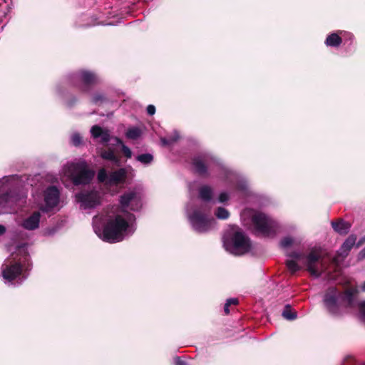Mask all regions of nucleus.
I'll return each mask as SVG.
<instances>
[{"label":"nucleus","mask_w":365,"mask_h":365,"mask_svg":"<svg viewBox=\"0 0 365 365\" xmlns=\"http://www.w3.org/2000/svg\"><path fill=\"white\" fill-rule=\"evenodd\" d=\"M106 100V96L101 93H96L93 94L92 97V103L94 104H98L99 103H103Z\"/></svg>","instance_id":"7c9ffc66"},{"label":"nucleus","mask_w":365,"mask_h":365,"mask_svg":"<svg viewBox=\"0 0 365 365\" xmlns=\"http://www.w3.org/2000/svg\"><path fill=\"white\" fill-rule=\"evenodd\" d=\"M227 303V305H237L239 303V301L237 298H230L228 299L226 302Z\"/></svg>","instance_id":"58836bf2"},{"label":"nucleus","mask_w":365,"mask_h":365,"mask_svg":"<svg viewBox=\"0 0 365 365\" xmlns=\"http://www.w3.org/2000/svg\"><path fill=\"white\" fill-rule=\"evenodd\" d=\"M147 113L150 115H153L155 113V107L153 105H149L147 107Z\"/></svg>","instance_id":"c9c22d12"},{"label":"nucleus","mask_w":365,"mask_h":365,"mask_svg":"<svg viewBox=\"0 0 365 365\" xmlns=\"http://www.w3.org/2000/svg\"><path fill=\"white\" fill-rule=\"evenodd\" d=\"M136 160L143 164H150L153 160V156L150 153H144L138 155Z\"/></svg>","instance_id":"a878e982"},{"label":"nucleus","mask_w":365,"mask_h":365,"mask_svg":"<svg viewBox=\"0 0 365 365\" xmlns=\"http://www.w3.org/2000/svg\"><path fill=\"white\" fill-rule=\"evenodd\" d=\"M59 190L56 186H49L44 192L46 206L48 209H52L57 206L59 202Z\"/></svg>","instance_id":"4468645a"},{"label":"nucleus","mask_w":365,"mask_h":365,"mask_svg":"<svg viewBox=\"0 0 365 365\" xmlns=\"http://www.w3.org/2000/svg\"><path fill=\"white\" fill-rule=\"evenodd\" d=\"M365 242V237L361 239L356 245L357 247H359Z\"/></svg>","instance_id":"a18cd8bd"},{"label":"nucleus","mask_w":365,"mask_h":365,"mask_svg":"<svg viewBox=\"0 0 365 365\" xmlns=\"http://www.w3.org/2000/svg\"><path fill=\"white\" fill-rule=\"evenodd\" d=\"M293 244V239L290 237H284L280 241V246L283 248L290 247Z\"/></svg>","instance_id":"2f4dec72"},{"label":"nucleus","mask_w":365,"mask_h":365,"mask_svg":"<svg viewBox=\"0 0 365 365\" xmlns=\"http://www.w3.org/2000/svg\"><path fill=\"white\" fill-rule=\"evenodd\" d=\"M71 82L81 91L88 92L92 87L98 84L99 78L93 71L80 70L71 76Z\"/></svg>","instance_id":"7ed1b4c3"},{"label":"nucleus","mask_w":365,"mask_h":365,"mask_svg":"<svg viewBox=\"0 0 365 365\" xmlns=\"http://www.w3.org/2000/svg\"><path fill=\"white\" fill-rule=\"evenodd\" d=\"M254 232L264 237H269L276 232V222L265 214L255 212L251 217Z\"/></svg>","instance_id":"f03ea898"},{"label":"nucleus","mask_w":365,"mask_h":365,"mask_svg":"<svg viewBox=\"0 0 365 365\" xmlns=\"http://www.w3.org/2000/svg\"><path fill=\"white\" fill-rule=\"evenodd\" d=\"M170 140H172V144L177 142L180 139V135L178 132H175L174 135L168 137Z\"/></svg>","instance_id":"4c0bfd02"},{"label":"nucleus","mask_w":365,"mask_h":365,"mask_svg":"<svg viewBox=\"0 0 365 365\" xmlns=\"http://www.w3.org/2000/svg\"><path fill=\"white\" fill-rule=\"evenodd\" d=\"M41 215L38 212H34L31 216L26 218L22 224V226L28 230H34L38 227Z\"/></svg>","instance_id":"aec40b11"},{"label":"nucleus","mask_w":365,"mask_h":365,"mask_svg":"<svg viewBox=\"0 0 365 365\" xmlns=\"http://www.w3.org/2000/svg\"><path fill=\"white\" fill-rule=\"evenodd\" d=\"M101 157L104 160L112 162L117 166L120 165V156L117 155L112 148L103 149L101 152Z\"/></svg>","instance_id":"6ab92c4d"},{"label":"nucleus","mask_w":365,"mask_h":365,"mask_svg":"<svg viewBox=\"0 0 365 365\" xmlns=\"http://www.w3.org/2000/svg\"><path fill=\"white\" fill-rule=\"evenodd\" d=\"M215 215L219 219L226 220L229 217L230 213L225 208L219 207L216 210Z\"/></svg>","instance_id":"bb28decb"},{"label":"nucleus","mask_w":365,"mask_h":365,"mask_svg":"<svg viewBox=\"0 0 365 365\" xmlns=\"http://www.w3.org/2000/svg\"><path fill=\"white\" fill-rule=\"evenodd\" d=\"M230 305H227V303L226 302L224 307V312L226 314H228L230 313Z\"/></svg>","instance_id":"79ce46f5"},{"label":"nucleus","mask_w":365,"mask_h":365,"mask_svg":"<svg viewBox=\"0 0 365 365\" xmlns=\"http://www.w3.org/2000/svg\"><path fill=\"white\" fill-rule=\"evenodd\" d=\"M359 309L360 313L362 314L364 317H365V301H363L359 304Z\"/></svg>","instance_id":"e433bc0d"},{"label":"nucleus","mask_w":365,"mask_h":365,"mask_svg":"<svg viewBox=\"0 0 365 365\" xmlns=\"http://www.w3.org/2000/svg\"><path fill=\"white\" fill-rule=\"evenodd\" d=\"M361 289L362 292H365V282L362 284Z\"/></svg>","instance_id":"de8ad7c7"},{"label":"nucleus","mask_w":365,"mask_h":365,"mask_svg":"<svg viewBox=\"0 0 365 365\" xmlns=\"http://www.w3.org/2000/svg\"><path fill=\"white\" fill-rule=\"evenodd\" d=\"M287 256L292 257V258H294L295 259H300L303 257V255L299 253V252H292L289 254H287Z\"/></svg>","instance_id":"f704fd0d"},{"label":"nucleus","mask_w":365,"mask_h":365,"mask_svg":"<svg viewBox=\"0 0 365 365\" xmlns=\"http://www.w3.org/2000/svg\"><path fill=\"white\" fill-rule=\"evenodd\" d=\"M128 227V222L120 215H116L104 225L101 238L109 243L122 241Z\"/></svg>","instance_id":"f257e3e1"},{"label":"nucleus","mask_w":365,"mask_h":365,"mask_svg":"<svg viewBox=\"0 0 365 365\" xmlns=\"http://www.w3.org/2000/svg\"><path fill=\"white\" fill-rule=\"evenodd\" d=\"M356 240V236L355 235H351L348 237V238L344 241V242L341 245L340 249L337 252V254L335 257H333L332 262L335 264H338L340 262V259H344L347 257L349 252L355 245Z\"/></svg>","instance_id":"ddd939ff"},{"label":"nucleus","mask_w":365,"mask_h":365,"mask_svg":"<svg viewBox=\"0 0 365 365\" xmlns=\"http://www.w3.org/2000/svg\"><path fill=\"white\" fill-rule=\"evenodd\" d=\"M115 140L116 142V144L122 145V151H123V154L125 155V156L128 158H130L132 156V152H131L130 149L128 147H127L126 145H125L123 144V141L120 138H115Z\"/></svg>","instance_id":"c85d7f7f"},{"label":"nucleus","mask_w":365,"mask_h":365,"mask_svg":"<svg viewBox=\"0 0 365 365\" xmlns=\"http://www.w3.org/2000/svg\"><path fill=\"white\" fill-rule=\"evenodd\" d=\"M358 291L355 288H348L344 292H338V298L345 307H351Z\"/></svg>","instance_id":"2eb2a0df"},{"label":"nucleus","mask_w":365,"mask_h":365,"mask_svg":"<svg viewBox=\"0 0 365 365\" xmlns=\"http://www.w3.org/2000/svg\"><path fill=\"white\" fill-rule=\"evenodd\" d=\"M285 264L292 274H294L295 272L300 269V266L295 260L288 259L286 261Z\"/></svg>","instance_id":"393cba45"},{"label":"nucleus","mask_w":365,"mask_h":365,"mask_svg":"<svg viewBox=\"0 0 365 365\" xmlns=\"http://www.w3.org/2000/svg\"><path fill=\"white\" fill-rule=\"evenodd\" d=\"M175 365H187V363L182 360L180 357L175 358Z\"/></svg>","instance_id":"a19ab883"},{"label":"nucleus","mask_w":365,"mask_h":365,"mask_svg":"<svg viewBox=\"0 0 365 365\" xmlns=\"http://www.w3.org/2000/svg\"><path fill=\"white\" fill-rule=\"evenodd\" d=\"M76 197L88 207H94L97 202L96 196L93 192H80L76 195Z\"/></svg>","instance_id":"412c9836"},{"label":"nucleus","mask_w":365,"mask_h":365,"mask_svg":"<svg viewBox=\"0 0 365 365\" xmlns=\"http://www.w3.org/2000/svg\"><path fill=\"white\" fill-rule=\"evenodd\" d=\"M91 133L93 138H101V142L107 144L110 140V135L108 130H103L98 125H93L91 129Z\"/></svg>","instance_id":"f3484780"},{"label":"nucleus","mask_w":365,"mask_h":365,"mask_svg":"<svg viewBox=\"0 0 365 365\" xmlns=\"http://www.w3.org/2000/svg\"><path fill=\"white\" fill-rule=\"evenodd\" d=\"M229 199V195L227 192H221L219 195V198H218V200L220 202H226L227 200H228Z\"/></svg>","instance_id":"72a5a7b5"},{"label":"nucleus","mask_w":365,"mask_h":365,"mask_svg":"<svg viewBox=\"0 0 365 365\" xmlns=\"http://www.w3.org/2000/svg\"><path fill=\"white\" fill-rule=\"evenodd\" d=\"M212 158L207 155H197L192 159V165L195 173L202 178L210 176L208 168L210 167Z\"/></svg>","instance_id":"9d476101"},{"label":"nucleus","mask_w":365,"mask_h":365,"mask_svg":"<svg viewBox=\"0 0 365 365\" xmlns=\"http://www.w3.org/2000/svg\"><path fill=\"white\" fill-rule=\"evenodd\" d=\"M6 232V227L2 225H0V235L4 234Z\"/></svg>","instance_id":"37998d69"},{"label":"nucleus","mask_w":365,"mask_h":365,"mask_svg":"<svg viewBox=\"0 0 365 365\" xmlns=\"http://www.w3.org/2000/svg\"><path fill=\"white\" fill-rule=\"evenodd\" d=\"M161 140V143L163 145H172V140H170L169 138H162L160 139Z\"/></svg>","instance_id":"ea45409f"},{"label":"nucleus","mask_w":365,"mask_h":365,"mask_svg":"<svg viewBox=\"0 0 365 365\" xmlns=\"http://www.w3.org/2000/svg\"><path fill=\"white\" fill-rule=\"evenodd\" d=\"M188 218L192 228L197 232H205L210 228V220L200 210H195Z\"/></svg>","instance_id":"1a4fd4ad"},{"label":"nucleus","mask_w":365,"mask_h":365,"mask_svg":"<svg viewBox=\"0 0 365 365\" xmlns=\"http://www.w3.org/2000/svg\"><path fill=\"white\" fill-rule=\"evenodd\" d=\"M127 216H128V219H129V220H130V219H131V218H133H133L135 217H134V215H133V214H131V213H130V212H127Z\"/></svg>","instance_id":"49530a36"},{"label":"nucleus","mask_w":365,"mask_h":365,"mask_svg":"<svg viewBox=\"0 0 365 365\" xmlns=\"http://www.w3.org/2000/svg\"><path fill=\"white\" fill-rule=\"evenodd\" d=\"M141 131L138 128L133 127L129 128L126 132V137L129 139L135 140L140 137Z\"/></svg>","instance_id":"b1692460"},{"label":"nucleus","mask_w":365,"mask_h":365,"mask_svg":"<svg viewBox=\"0 0 365 365\" xmlns=\"http://www.w3.org/2000/svg\"><path fill=\"white\" fill-rule=\"evenodd\" d=\"M199 197L205 202H210L212 198V190L208 185H203L199 189Z\"/></svg>","instance_id":"5701e85b"},{"label":"nucleus","mask_w":365,"mask_h":365,"mask_svg":"<svg viewBox=\"0 0 365 365\" xmlns=\"http://www.w3.org/2000/svg\"><path fill=\"white\" fill-rule=\"evenodd\" d=\"M359 257L362 259L365 258V247L359 252Z\"/></svg>","instance_id":"c03bdc74"},{"label":"nucleus","mask_w":365,"mask_h":365,"mask_svg":"<svg viewBox=\"0 0 365 365\" xmlns=\"http://www.w3.org/2000/svg\"><path fill=\"white\" fill-rule=\"evenodd\" d=\"M24 197V195L21 194L16 188L10 189L0 195V205L11 208Z\"/></svg>","instance_id":"9b49d317"},{"label":"nucleus","mask_w":365,"mask_h":365,"mask_svg":"<svg viewBox=\"0 0 365 365\" xmlns=\"http://www.w3.org/2000/svg\"><path fill=\"white\" fill-rule=\"evenodd\" d=\"M108 177L107 172L105 168H101L99 170L97 175V178L98 182H108Z\"/></svg>","instance_id":"c756f323"},{"label":"nucleus","mask_w":365,"mask_h":365,"mask_svg":"<svg viewBox=\"0 0 365 365\" xmlns=\"http://www.w3.org/2000/svg\"><path fill=\"white\" fill-rule=\"evenodd\" d=\"M324 305L327 312L334 316L340 314V304L339 303L338 291L336 288H329L324 294Z\"/></svg>","instance_id":"6e6552de"},{"label":"nucleus","mask_w":365,"mask_h":365,"mask_svg":"<svg viewBox=\"0 0 365 365\" xmlns=\"http://www.w3.org/2000/svg\"><path fill=\"white\" fill-rule=\"evenodd\" d=\"M306 269L312 276L319 277L324 269L323 257L321 251L318 249H312L305 257Z\"/></svg>","instance_id":"39448f33"},{"label":"nucleus","mask_w":365,"mask_h":365,"mask_svg":"<svg viewBox=\"0 0 365 365\" xmlns=\"http://www.w3.org/2000/svg\"><path fill=\"white\" fill-rule=\"evenodd\" d=\"M232 252L236 255H242L252 249L250 237L242 231L235 232L231 237Z\"/></svg>","instance_id":"423d86ee"},{"label":"nucleus","mask_w":365,"mask_h":365,"mask_svg":"<svg viewBox=\"0 0 365 365\" xmlns=\"http://www.w3.org/2000/svg\"><path fill=\"white\" fill-rule=\"evenodd\" d=\"M24 265L25 263L23 264L20 262H12L9 264L3 265V277L9 282L14 280L22 274L23 266Z\"/></svg>","instance_id":"f8f14e48"},{"label":"nucleus","mask_w":365,"mask_h":365,"mask_svg":"<svg viewBox=\"0 0 365 365\" xmlns=\"http://www.w3.org/2000/svg\"><path fill=\"white\" fill-rule=\"evenodd\" d=\"M82 138L78 133H74L71 137V143L74 146H78L81 143Z\"/></svg>","instance_id":"473e14b6"},{"label":"nucleus","mask_w":365,"mask_h":365,"mask_svg":"<svg viewBox=\"0 0 365 365\" xmlns=\"http://www.w3.org/2000/svg\"><path fill=\"white\" fill-rule=\"evenodd\" d=\"M70 178L75 185H88L94 177V172L86 164L73 163L69 167Z\"/></svg>","instance_id":"20e7f679"},{"label":"nucleus","mask_w":365,"mask_h":365,"mask_svg":"<svg viewBox=\"0 0 365 365\" xmlns=\"http://www.w3.org/2000/svg\"><path fill=\"white\" fill-rule=\"evenodd\" d=\"M127 178V171L125 168H119L117 170L111 172L109 174L108 182L107 184L110 185H118L125 182Z\"/></svg>","instance_id":"dca6fc26"},{"label":"nucleus","mask_w":365,"mask_h":365,"mask_svg":"<svg viewBox=\"0 0 365 365\" xmlns=\"http://www.w3.org/2000/svg\"><path fill=\"white\" fill-rule=\"evenodd\" d=\"M119 202L123 212H125L128 208L132 211H138L142 207L140 197L134 190L125 192L120 195Z\"/></svg>","instance_id":"0eeeda50"},{"label":"nucleus","mask_w":365,"mask_h":365,"mask_svg":"<svg viewBox=\"0 0 365 365\" xmlns=\"http://www.w3.org/2000/svg\"><path fill=\"white\" fill-rule=\"evenodd\" d=\"M331 227L333 230L339 235H346L351 228V224L344 221L341 218L337 219L336 221L331 222Z\"/></svg>","instance_id":"a211bd4d"},{"label":"nucleus","mask_w":365,"mask_h":365,"mask_svg":"<svg viewBox=\"0 0 365 365\" xmlns=\"http://www.w3.org/2000/svg\"><path fill=\"white\" fill-rule=\"evenodd\" d=\"M324 43L327 46L337 48L341 44L342 38L338 34L331 33L327 36Z\"/></svg>","instance_id":"4be33fe9"},{"label":"nucleus","mask_w":365,"mask_h":365,"mask_svg":"<svg viewBox=\"0 0 365 365\" xmlns=\"http://www.w3.org/2000/svg\"><path fill=\"white\" fill-rule=\"evenodd\" d=\"M282 316L289 320H293L297 318V314L295 312H293L289 305H287L282 312Z\"/></svg>","instance_id":"cd10ccee"}]
</instances>
